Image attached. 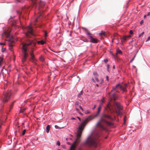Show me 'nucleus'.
Wrapping results in <instances>:
<instances>
[{
  "mask_svg": "<svg viewBox=\"0 0 150 150\" xmlns=\"http://www.w3.org/2000/svg\"><path fill=\"white\" fill-rule=\"evenodd\" d=\"M77 118L80 121H81V119L79 117H77Z\"/></svg>",
  "mask_w": 150,
  "mask_h": 150,
  "instance_id": "nucleus-46",
  "label": "nucleus"
},
{
  "mask_svg": "<svg viewBox=\"0 0 150 150\" xmlns=\"http://www.w3.org/2000/svg\"><path fill=\"white\" fill-rule=\"evenodd\" d=\"M1 124H0V128L1 127Z\"/></svg>",
  "mask_w": 150,
  "mask_h": 150,
  "instance_id": "nucleus-59",
  "label": "nucleus"
},
{
  "mask_svg": "<svg viewBox=\"0 0 150 150\" xmlns=\"http://www.w3.org/2000/svg\"><path fill=\"white\" fill-rule=\"evenodd\" d=\"M2 35H5L10 39L12 38V37L11 36V31H4L2 34Z\"/></svg>",
  "mask_w": 150,
  "mask_h": 150,
  "instance_id": "nucleus-9",
  "label": "nucleus"
},
{
  "mask_svg": "<svg viewBox=\"0 0 150 150\" xmlns=\"http://www.w3.org/2000/svg\"><path fill=\"white\" fill-rule=\"evenodd\" d=\"M91 80L93 82H94V83L96 82V81L93 78H92L91 79Z\"/></svg>",
  "mask_w": 150,
  "mask_h": 150,
  "instance_id": "nucleus-38",
  "label": "nucleus"
},
{
  "mask_svg": "<svg viewBox=\"0 0 150 150\" xmlns=\"http://www.w3.org/2000/svg\"><path fill=\"white\" fill-rule=\"evenodd\" d=\"M83 29H84L85 30L86 35L88 36V37H90L91 38H92V36H91V34L88 32V30L87 28H85L84 27H82V28Z\"/></svg>",
  "mask_w": 150,
  "mask_h": 150,
  "instance_id": "nucleus-11",
  "label": "nucleus"
},
{
  "mask_svg": "<svg viewBox=\"0 0 150 150\" xmlns=\"http://www.w3.org/2000/svg\"><path fill=\"white\" fill-rule=\"evenodd\" d=\"M66 139L67 140V138H66Z\"/></svg>",
  "mask_w": 150,
  "mask_h": 150,
  "instance_id": "nucleus-63",
  "label": "nucleus"
},
{
  "mask_svg": "<svg viewBox=\"0 0 150 150\" xmlns=\"http://www.w3.org/2000/svg\"><path fill=\"white\" fill-rule=\"evenodd\" d=\"M57 144L58 146H60V142L59 141H58L57 142Z\"/></svg>",
  "mask_w": 150,
  "mask_h": 150,
  "instance_id": "nucleus-33",
  "label": "nucleus"
},
{
  "mask_svg": "<svg viewBox=\"0 0 150 150\" xmlns=\"http://www.w3.org/2000/svg\"><path fill=\"white\" fill-rule=\"evenodd\" d=\"M35 44L36 43H34L30 40H28L23 45L22 48V52L23 54V57L22 60L23 63H24L26 61L28 56V49L29 48L31 49L32 47L35 45Z\"/></svg>",
  "mask_w": 150,
  "mask_h": 150,
  "instance_id": "nucleus-2",
  "label": "nucleus"
},
{
  "mask_svg": "<svg viewBox=\"0 0 150 150\" xmlns=\"http://www.w3.org/2000/svg\"><path fill=\"white\" fill-rule=\"evenodd\" d=\"M82 110V111L84 112V110L82 108V109H81Z\"/></svg>",
  "mask_w": 150,
  "mask_h": 150,
  "instance_id": "nucleus-53",
  "label": "nucleus"
},
{
  "mask_svg": "<svg viewBox=\"0 0 150 150\" xmlns=\"http://www.w3.org/2000/svg\"><path fill=\"white\" fill-rule=\"evenodd\" d=\"M107 70L109 72H110L109 71V67H110V65L109 64H108L107 65Z\"/></svg>",
  "mask_w": 150,
  "mask_h": 150,
  "instance_id": "nucleus-27",
  "label": "nucleus"
},
{
  "mask_svg": "<svg viewBox=\"0 0 150 150\" xmlns=\"http://www.w3.org/2000/svg\"><path fill=\"white\" fill-rule=\"evenodd\" d=\"M76 110L78 111H79V109L77 108H76Z\"/></svg>",
  "mask_w": 150,
  "mask_h": 150,
  "instance_id": "nucleus-54",
  "label": "nucleus"
},
{
  "mask_svg": "<svg viewBox=\"0 0 150 150\" xmlns=\"http://www.w3.org/2000/svg\"><path fill=\"white\" fill-rule=\"evenodd\" d=\"M40 61L42 62H43L45 61V59L42 56H41L39 58Z\"/></svg>",
  "mask_w": 150,
  "mask_h": 150,
  "instance_id": "nucleus-20",
  "label": "nucleus"
},
{
  "mask_svg": "<svg viewBox=\"0 0 150 150\" xmlns=\"http://www.w3.org/2000/svg\"><path fill=\"white\" fill-rule=\"evenodd\" d=\"M105 118H107L111 120H112L113 118L111 117L110 115L104 114L103 115L102 117L101 118L100 120L98 121L96 124L97 126H99L101 128L103 129H104L103 125L100 123L102 122L105 123L107 125L109 126H112L113 125V124L111 122L107 121Z\"/></svg>",
  "mask_w": 150,
  "mask_h": 150,
  "instance_id": "nucleus-3",
  "label": "nucleus"
},
{
  "mask_svg": "<svg viewBox=\"0 0 150 150\" xmlns=\"http://www.w3.org/2000/svg\"><path fill=\"white\" fill-rule=\"evenodd\" d=\"M116 53L117 54H122V52L120 50L118 49L116 51Z\"/></svg>",
  "mask_w": 150,
  "mask_h": 150,
  "instance_id": "nucleus-23",
  "label": "nucleus"
},
{
  "mask_svg": "<svg viewBox=\"0 0 150 150\" xmlns=\"http://www.w3.org/2000/svg\"><path fill=\"white\" fill-rule=\"evenodd\" d=\"M50 128V126L49 125H47L46 127V132L48 133L49 132Z\"/></svg>",
  "mask_w": 150,
  "mask_h": 150,
  "instance_id": "nucleus-19",
  "label": "nucleus"
},
{
  "mask_svg": "<svg viewBox=\"0 0 150 150\" xmlns=\"http://www.w3.org/2000/svg\"><path fill=\"white\" fill-rule=\"evenodd\" d=\"M26 131V130L25 129H24L23 130V131L22 132V135H24L25 134V133Z\"/></svg>",
  "mask_w": 150,
  "mask_h": 150,
  "instance_id": "nucleus-28",
  "label": "nucleus"
},
{
  "mask_svg": "<svg viewBox=\"0 0 150 150\" xmlns=\"http://www.w3.org/2000/svg\"><path fill=\"white\" fill-rule=\"evenodd\" d=\"M150 40V36L146 40V42Z\"/></svg>",
  "mask_w": 150,
  "mask_h": 150,
  "instance_id": "nucleus-40",
  "label": "nucleus"
},
{
  "mask_svg": "<svg viewBox=\"0 0 150 150\" xmlns=\"http://www.w3.org/2000/svg\"><path fill=\"white\" fill-rule=\"evenodd\" d=\"M6 50V48H3V47H2L1 49V52H5Z\"/></svg>",
  "mask_w": 150,
  "mask_h": 150,
  "instance_id": "nucleus-29",
  "label": "nucleus"
},
{
  "mask_svg": "<svg viewBox=\"0 0 150 150\" xmlns=\"http://www.w3.org/2000/svg\"><path fill=\"white\" fill-rule=\"evenodd\" d=\"M10 98L9 95L7 93L4 94L2 98V104L3 105L4 103L8 101Z\"/></svg>",
  "mask_w": 150,
  "mask_h": 150,
  "instance_id": "nucleus-7",
  "label": "nucleus"
},
{
  "mask_svg": "<svg viewBox=\"0 0 150 150\" xmlns=\"http://www.w3.org/2000/svg\"><path fill=\"white\" fill-rule=\"evenodd\" d=\"M143 23V21L142 20L141 21L140 24H142Z\"/></svg>",
  "mask_w": 150,
  "mask_h": 150,
  "instance_id": "nucleus-44",
  "label": "nucleus"
},
{
  "mask_svg": "<svg viewBox=\"0 0 150 150\" xmlns=\"http://www.w3.org/2000/svg\"><path fill=\"white\" fill-rule=\"evenodd\" d=\"M115 65H114L113 66V69H115Z\"/></svg>",
  "mask_w": 150,
  "mask_h": 150,
  "instance_id": "nucleus-52",
  "label": "nucleus"
},
{
  "mask_svg": "<svg viewBox=\"0 0 150 150\" xmlns=\"http://www.w3.org/2000/svg\"><path fill=\"white\" fill-rule=\"evenodd\" d=\"M147 15L148 16H150V12H149L147 14Z\"/></svg>",
  "mask_w": 150,
  "mask_h": 150,
  "instance_id": "nucleus-50",
  "label": "nucleus"
},
{
  "mask_svg": "<svg viewBox=\"0 0 150 150\" xmlns=\"http://www.w3.org/2000/svg\"><path fill=\"white\" fill-rule=\"evenodd\" d=\"M99 35H102L104 34V33H99Z\"/></svg>",
  "mask_w": 150,
  "mask_h": 150,
  "instance_id": "nucleus-37",
  "label": "nucleus"
},
{
  "mask_svg": "<svg viewBox=\"0 0 150 150\" xmlns=\"http://www.w3.org/2000/svg\"><path fill=\"white\" fill-rule=\"evenodd\" d=\"M93 75L94 76L95 79L98 77V74L96 72H94Z\"/></svg>",
  "mask_w": 150,
  "mask_h": 150,
  "instance_id": "nucleus-21",
  "label": "nucleus"
},
{
  "mask_svg": "<svg viewBox=\"0 0 150 150\" xmlns=\"http://www.w3.org/2000/svg\"><path fill=\"white\" fill-rule=\"evenodd\" d=\"M129 33L131 34H132L133 33V32L132 30H130L129 32Z\"/></svg>",
  "mask_w": 150,
  "mask_h": 150,
  "instance_id": "nucleus-39",
  "label": "nucleus"
},
{
  "mask_svg": "<svg viewBox=\"0 0 150 150\" xmlns=\"http://www.w3.org/2000/svg\"><path fill=\"white\" fill-rule=\"evenodd\" d=\"M31 52L30 54V56H31L30 59L31 61L34 63L35 62V57L34 54H33V50H31Z\"/></svg>",
  "mask_w": 150,
  "mask_h": 150,
  "instance_id": "nucleus-12",
  "label": "nucleus"
},
{
  "mask_svg": "<svg viewBox=\"0 0 150 150\" xmlns=\"http://www.w3.org/2000/svg\"><path fill=\"white\" fill-rule=\"evenodd\" d=\"M79 107L81 110L82 109V108L81 105L79 106Z\"/></svg>",
  "mask_w": 150,
  "mask_h": 150,
  "instance_id": "nucleus-49",
  "label": "nucleus"
},
{
  "mask_svg": "<svg viewBox=\"0 0 150 150\" xmlns=\"http://www.w3.org/2000/svg\"><path fill=\"white\" fill-rule=\"evenodd\" d=\"M124 122L125 123V121H126L125 117V118L124 119Z\"/></svg>",
  "mask_w": 150,
  "mask_h": 150,
  "instance_id": "nucleus-51",
  "label": "nucleus"
},
{
  "mask_svg": "<svg viewBox=\"0 0 150 150\" xmlns=\"http://www.w3.org/2000/svg\"><path fill=\"white\" fill-rule=\"evenodd\" d=\"M37 43L39 44H40L42 45H43L46 43V42L45 41L42 40H41L38 41H37Z\"/></svg>",
  "mask_w": 150,
  "mask_h": 150,
  "instance_id": "nucleus-14",
  "label": "nucleus"
},
{
  "mask_svg": "<svg viewBox=\"0 0 150 150\" xmlns=\"http://www.w3.org/2000/svg\"><path fill=\"white\" fill-rule=\"evenodd\" d=\"M14 17V16L12 17V16H11V17H10V18H12L13 17Z\"/></svg>",
  "mask_w": 150,
  "mask_h": 150,
  "instance_id": "nucleus-55",
  "label": "nucleus"
},
{
  "mask_svg": "<svg viewBox=\"0 0 150 150\" xmlns=\"http://www.w3.org/2000/svg\"><path fill=\"white\" fill-rule=\"evenodd\" d=\"M106 80L107 81H108V76H106Z\"/></svg>",
  "mask_w": 150,
  "mask_h": 150,
  "instance_id": "nucleus-43",
  "label": "nucleus"
},
{
  "mask_svg": "<svg viewBox=\"0 0 150 150\" xmlns=\"http://www.w3.org/2000/svg\"><path fill=\"white\" fill-rule=\"evenodd\" d=\"M81 40L83 41L84 42H89V41L88 40H87V39H81Z\"/></svg>",
  "mask_w": 150,
  "mask_h": 150,
  "instance_id": "nucleus-24",
  "label": "nucleus"
},
{
  "mask_svg": "<svg viewBox=\"0 0 150 150\" xmlns=\"http://www.w3.org/2000/svg\"><path fill=\"white\" fill-rule=\"evenodd\" d=\"M103 102H104V101H103V100H102V104Z\"/></svg>",
  "mask_w": 150,
  "mask_h": 150,
  "instance_id": "nucleus-60",
  "label": "nucleus"
},
{
  "mask_svg": "<svg viewBox=\"0 0 150 150\" xmlns=\"http://www.w3.org/2000/svg\"><path fill=\"white\" fill-rule=\"evenodd\" d=\"M120 86H121L120 85V83H119L117 84L116 86H115V87L113 88V89L111 90V91H113L116 89L118 87V86H119V87H120Z\"/></svg>",
  "mask_w": 150,
  "mask_h": 150,
  "instance_id": "nucleus-18",
  "label": "nucleus"
},
{
  "mask_svg": "<svg viewBox=\"0 0 150 150\" xmlns=\"http://www.w3.org/2000/svg\"><path fill=\"white\" fill-rule=\"evenodd\" d=\"M79 114H80V115H82L83 114H82L81 112H80V113H79Z\"/></svg>",
  "mask_w": 150,
  "mask_h": 150,
  "instance_id": "nucleus-58",
  "label": "nucleus"
},
{
  "mask_svg": "<svg viewBox=\"0 0 150 150\" xmlns=\"http://www.w3.org/2000/svg\"><path fill=\"white\" fill-rule=\"evenodd\" d=\"M83 93V90H81V91L80 92V93H79L77 96V97L78 98H81V96L82 95Z\"/></svg>",
  "mask_w": 150,
  "mask_h": 150,
  "instance_id": "nucleus-17",
  "label": "nucleus"
},
{
  "mask_svg": "<svg viewBox=\"0 0 150 150\" xmlns=\"http://www.w3.org/2000/svg\"><path fill=\"white\" fill-rule=\"evenodd\" d=\"M80 103L78 101H76L75 103V105L76 106H78L79 105Z\"/></svg>",
  "mask_w": 150,
  "mask_h": 150,
  "instance_id": "nucleus-30",
  "label": "nucleus"
},
{
  "mask_svg": "<svg viewBox=\"0 0 150 150\" xmlns=\"http://www.w3.org/2000/svg\"><path fill=\"white\" fill-rule=\"evenodd\" d=\"M101 108V105H99L98 108V111L97 114L94 116L93 118H92L91 115H90L87 118H86L83 121L79 126L78 129L77 131V136L79 138H81V134L82 131L86 125L88 123L89 121L92 120L94 118L96 117L98 115V114L100 112Z\"/></svg>",
  "mask_w": 150,
  "mask_h": 150,
  "instance_id": "nucleus-1",
  "label": "nucleus"
},
{
  "mask_svg": "<svg viewBox=\"0 0 150 150\" xmlns=\"http://www.w3.org/2000/svg\"><path fill=\"white\" fill-rule=\"evenodd\" d=\"M104 61L105 63H106L108 61V59L107 58L104 59Z\"/></svg>",
  "mask_w": 150,
  "mask_h": 150,
  "instance_id": "nucleus-32",
  "label": "nucleus"
},
{
  "mask_svg": "<svg viewBox=\"0 0 150 150\" xmlns=\"http://www.w3.org/2000/svg\"><path fill=\"white\" fill-rule=\"evenodd\" d=\"M54 127L56 129H60V128L57 125H55Z\"/></svg>",
  "mask_w": 150,
  "mask_h": 150,
  "instance_id": "nucleus-34",
  "label": "nucleus"
},
{
  "mask_svg": "<svg viewBox=\"0 0 150 150\" xmlns=\"http://www.w3.org/2000/svg\"><path fill=\"white\" fill-rule=\"evenodd\" d=\"M112 105L110 104L109 102H108V104L106 105V107L105 108V109L109 111H111L112 110Z\"/></svg>",
  "mask_w": 150,
  "mask_h": 150,
  "instance_id": "nucleus-10",
  "label": "nucleus"
},
{
  "mask_svg": "<svg viewBox=\"0 0 150 150\" xmlns=\"http://www.w3.org/2000/svg\"><path fill=\"white\" fill-rule=\"evenodd\" d=\"M12 47L11 46H10L9 47V50H10L11 51H12Z\"/></svg>",
  "mask_w": 150,
  "mask_h": 150,
  "instance_id": "nucleus-47",
  "label": "nucleus"
},
{
  "mask_svg": "<svg viewBox=\"0 0 150 150\" xmlns=\"http://www.w3.org/2000/svg\"><path fill=\"white\" fill-rule=\"evenodd\" d=\"M144 18L146 17V15H145L144 16Z\"/></svg>",
  "mask_w": 150,
  "mask_h": 150,
  "instance_id": "nucleus-61",
  "label": "nucleus"
},
{
  "mask_svg": "<svg viewBox=\"0 0 150 150\" xmlns=\"http://www.w3.org/2000/svg\"><path fill=\"white\" fill-rule=\"evenodd\" d=\"M112 96H115V94H114V93H113V94H112Z\"/></svg>",
  "mask_w": 150,
  "mask_h": 150,
  "instance_id": "nucleus-57",
  "label": "nucleus"
},
{
  "mask_svg": "<svg viewBox=\"0 0 150 150\" xmlns=\"http://www.w3.org/2000/svg\"><path fill=\"white\" fill-rule=\"evenodd\" d=\"M95 79H96V81L97 82H99V80L98 79V77L95 78Z\"/></svg>",
  "mask_w": 150,
  "mask_h": 150,
  "instance_id": "nucleus-36",
  "label": "nucleus"
},
{
  "mask_svg": "<svg viewBox=\"0 0 150 150\" xmlns=\"http://www.w3.org/2000/svg\"><path fill=\"white\" fill-rule=\"evenodd\" d=\"M77 139L76 141L73 143L72 144L71 146L70 149L69 150H75L76 145L75 144H79L80 142V138H79L77 136V134H76Z\"/></svg>",
  "mask_w": 150,
  "mask_h": 150,
  "instance_id": "nucleus-8",
  "label": "nucleus"
},
{
  "mask_svg": "<svg viewBox=\"0 0 150 150\" xmlns=\"http://www.w3.org/2000/svg\"><path fill=\"white\" fill-rule=\"evenodd\" d=\"M5 44L4 43L0 42V45H4Z\"/></svg>",
  "mask_w": 150,
  "mask_h": 150,
  "instance_id": "nucleus-42",
  "label": "nucleus"
},
{
  "mask_svg": "<svg viewBox=\"0 0 150 150\" xmlns=\"http://www.w3.org/2000/svg\"><path fill=\"white\" fill-rule=\"evenodd\" d=\"M62 147L64 148H66V146L65 145H62Z\"/></svg>",
  "mask_w": 150,
  "mask_h": 150,
  "instance_id": "nucleus-45",
  "label": "nucleus"
},
{
  "mask_svg": "<svg viewBox=\"0 0 150 150\" xmlns=\"http://www.w3.org/2000/svg\"><path fill=\"white\" fill-rule=\"evenodd\" d=\"M132 42V40L131 41V42Z\"/></svg>",
  "mask_w": 150,
  "mask_h": 150,
  "instance_id": "nucleus-62",
  "label": "nucleus"
},
{
  "mask_svg": "<svg viewBox=\"0 0 150 150\" xmlns=\"http://www.w3.org/2000/svg\"><path fill=\"white\" fill-rule=\"evenodd\" d=\"M96 86H97V87H98L99 86L98 85V84H96Z\"/></svg>",
  "mask_w": 150,
  "mask_h": 150,
  "instance_id": "nucleus-56",
  "label": "nucleus"
},
{
  "mask_svg": "<svg viewBox=\"0 0 150 150\" xmlns=\"http://www.w3.org/2000/svg\"><path fill=\"white\" fill-rule=\"evenodd\" d=\"M71 120H74L76 119V118L74 117H72L71 118Z\"/></svg>",
  "mask_w": 150,
  "mask_h": 150,
  "instance_id": "nucleus-48",
  "label": "nucleus"
},
{
  "mask_svg": "<svg viewBox=\"0 0 150 150\" xmlns=\"http://www.w3.org/2000/svg\"><path fill=\"white\" fill-rule=\"evenodd\" d=\"M91 135H90L87 138L86 140L82 144V145L86 146L88 147H96L97 143L95 139L91 138Z\"/></svg>",
  "mask_w": 150,
  "mask_h": 150,
  "instance_id": "nucleus-4",
  "label": "nucleus"
},
{
  "mask_svg": "<svg viewBox=\"0 0 150 150\" xmlns=\"http://www.w3.org/2000/svg\"><path fill=\"white\" fill-rule=\"evenodd\" d=\"M25 36L28 37H30V35H32L34 36H35V35L33 33V29L31 26H28L25 28Z\"/></svg>",
  "mask_w": 150,
  "mask_h": 150,
  "instance_id": "nucleus-5",
  "label": "nucleus"
},
{
  "mask_svg": "<svg viewBox=\"0 0 150 150\" xmlns=\"http://www.w3.org/2000/svg\"><path fill=\"white\" fill-rule=\"evenodd\" d=\"M136 55H135L134 57L131 59V60L130 61V62L131 63L134 59V58L135 57Z\"/></svg>",
  "mask_w": 150,
  "mask_h": 150,
  "instance_id": "nucleus-31",
  "label": "nucleus"
},
{
  "mask_svg": "<svg viewBox=\"0 0 150 150\" xmlns=\"http://www.w3.org/2000/svg\"><path fill=\"white\" fill-rule=\"evenodd\" d=\"M120 88L124 92H125L127 91V89L124 87L122 86H120Z\"/></svg>",
  "mask_w": 150,
  "mask_h": 150,
  "instance_id": "nucleus-16",
  "label": "nucleus"
},
{
  "mask_svg": "<svg viewBox=\"0 0 150 150\" xmlns=\"http://www.w3.org/2000/svg\"><path fill=\"white\" fill-rule=\"evenodd\" d=\"M96 105H94L93 107L92 108V109L93 110H94L95 108H96Z\"/></svg>",
  "mask_w": 150,
  "mask_h": 150,
  "instance_id": "nucleus-41",
  "label": "nucleus"
},
{
  "mask_svg": "<svg viewBox=\"0 0 150 150\" xmlns=\"http://www.w3.org/2000/svg\"><path fill=\"white\" fill-rule=\"evenodd\" d=\"M144 33V32H143L142 33H141L139 35V37H140Z\"/></svg>",
  "mask_w": 150,
  "mask_h": 150,
  "instance_id": "nucleus-35",
  "label": "nucleus"
},
{
  "mask_svg": "<svg viewBox=\"0 0 150 150\" xmlns=\"http://www.w3.org/2000/svg\"><path fill=\"white\" fill-rule=\"evenodd\" d=\"M127 36H125L123 37L122 38H121V40L122 41V42L123 41H127Z\"/></svg>",
  "mask_w": 150,
  "mask_h": 150,
  "instance_id": "nucleus-15",
  "label": "nucleus"
},
{
  "mask_svg": "<svg viewBox=\"0 0 150 150\" xmlns=\"http://www.w3.org/2000/svg\"><path fill=\"white\" fill-rule=\"evenodd\" d=\"M84 113L85 114H89L90 113V112L88 110H85L84 111Z\"/></svg>",
  "mask_w": 150,
  "mask_h": 150,
  "instance_id": "nucleus-26",
  "label": "nucleus"
},
{
  "mask_svg": "<svg viewBox=\"0 0 150 150\" xmlns=\"http://www.w3.org/2000/svg\"><path fill=\"white\" fill-rule=\"evenodd\" d=\"M114 105L116 106L117 109L116 112L119 115H122V114L121 112V111L122 110V106L120 105L119 103L117 102H114Z\"/></svg>",
  "mask_w": 150,
  "mask_h": 150,
  "instance_id": "nucleus-6",
  "label": "nucleus"
},
{
  "mask_svg": "<svg viewBox=\"0 0 150 150\" xmlns=\"http://www.w3.org/2000/svg\"><path fill=\"white\" fill-rule=\"evenodd\" d=\"M57 150H60V149H58Z\"/></svg>",
  "mask_w": 150,
  "mask_h": 150,
  "instance_id": "nucleus-64",
  "label": "nucleus"
},
{
  "mask_svg": "<svg viewBox=\"0 0 150 150\" xmlns=\"http://www.w3.org/2000/svg\"><path fill=\"white\" fill-rule=\"evenodd\" d=\"M15 102V101L13 102L11 104V105H10V106H9V110H10V111L11 109L12 108V106H13V104H14Z\"/></svg>",
  "mask_w": 150,
  "mask_h": 150,
  "instance_id": "nucleus-22",
  "label": "nucleus"
},
{
  "mask_svg": "<svg viewBox=\"0 0 150 150\" xmlns=\"http://www.w3.org/2000/svg\"><path fill=\"white\" fill-rule=\"evenodd\" d=\"M89 42L96 43L98 42V41L97 40L92 37L91 38V40L89 41Z\"/></svg>",
  "mask_w": 150,
  "mask_h": 150,
  "instance_id": "nucleus-13",
  "label": "nucleus"
},
{
  "mask_svg": "<svg viewBox=\"0 0 150 150\" xmlns=\"http://www.w3.org/2000/svg\"><path fill=\"white\" fill-rule=\"evenodd\" d=\"M44 33L45 38H46L47 36V31H44Z\"/></svg>",
  "mask_w": 150,
  "mask_h": 150,
  "instance_id": "nucleus-25",
  "label": "nucleus"
}]
</instances>
